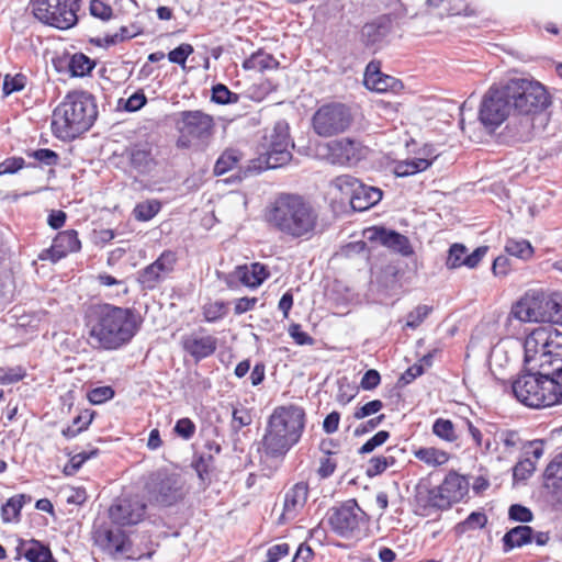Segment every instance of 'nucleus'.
<instances>
[{
	"instance_id": "f257e3e1",
	"label": "nucleus",
	"mask_w": 562,
	"mask_h": 562,
	"mask_svg": "<svg viewBox=\"0 0 562 562\" xmlns=\"http://www.w3.org/2000/svg\"><path fill=\"white\" fill-rule=\"evenodd\" d=\"M90 344L102 350H117L128 345L140 328L142 319L134 308L110 303L87 306L83 315Z\"/></svg>"
},
{
	"instance_id": "f03ea898",
	"label": "nucleus",
	"mask_w": 562,
	"mask_h": 562,
	"mask_svg": "<svg viewBox=\"0 0 562 562\" xmlns=\"http://www.w3.org/2000/svg\"><path fill=\"white\" fill-rule=\"evenodd\" d=\"M263 220L282 237L311 240L319 232L321 218L315 205L297 193H280L265 209Z\"/></svg>"
},
{
	"instance_id": "7ed1b4c3",
	"label": "nucleus",
	"mask_w": 562,
	"mask_h": 562,
	"mask_svg": "<svg viewBox=\"0 0 562 562\" xmlns=\"http://www.w3.org/2000/svg\"><path fill=\"white\" fill-rule=\"evenodd\" d=\"M306 412L296 404L278 405L267 419L259 451L267 459H283L304 434Z\"/></svg>"
},
{
	"instance_id": "20e7f679",
	"label": "nucleus",
	"mask_w": 562,
	"mask_h": 562,
	"mask_svg": "<svg viewBox=\"0 0 562 562\" xmlns=\"http://www.w3.org/2000/svg\"><path fill=\"white\" fill-rule=\"evenodd\" d=\"M547 88L535 79L514 78L490 87L481 105H550Z\"/></svg>"
},
{
	"instance_id": "39448f33",
	"label": "nucleus",
	"mask_w": 562,
	"mask_h": 562,
	"mask_svg": "<svg viewBox=\"0 0 562 562\" xmlns=\"http://www.w3.org/2000/svg\"><path fill=\"white\" fill-rule=\"evenodd\" d=\"M512 392L518 402L530 408L551 407L562 403L560 383L526 367L513 381Z\"/></svg>"
},
{
	"instance_id": "423d86ee",
	"label": "nucleus",
	"mask_w": 562,
	"mask_h": 562,
	"mask_svg": "<svg viewBox=\"0 0 562 562\" xmlns=\"http://www.w3.org/2000/svg\"><path fill=\"white\" fill-rule=\"evenodd\" d=\"M265 153L256 159L250 160L244 171L259 173L267 169H276L285 166L292 159L291 148L294 144L290 137L289 125L285 122H278L269 135L265 137Z\"/></svg>"
},
{
	"instance_id": "0eeeda50",
	"label": "nucleus",
	"mask_w": 562,
	"mask_h": 562,
	"mask_svg": "<svg viewBox=\"0 0 562 562\" xmlns=\"http://www.w3.org/2000/svg\"><path fill=\"white\" fill-rule=\"evenodd\" d=\"M558 307V293L530 289L512 306L510 314L524 323H547Z\"/></svg>"
},
{
	"instance_id": "6e6552de",
	"label": "nucleus",
	"mask_w": 562,
	"mask_h": 562,
	"mask_svg": "<svg viewBox=\"0 0 562 562\" xmlns=\"http://www.w3.org/2000/svg\"><path fill=\"white\" fill-rule=\"evenodd\" d=\"M155 146L151 142L140 139L126 145L121 151L114 150L110 162L124 172L135 171L138 175H148L157 166Z\"/></svg>"
},
{
	"instance_id": "1a4fd4ad",
	"label": "nucleus",
	"mask_w": 562,
	"mask_h": 562,
	"mask_svg": "<svg viewBox=\"0 0 562 562\" xmlns=\"http://www.w3.org/2000/svg\"><path fill=\"white\" fill-rule=\"evenodd\" d=\"M97 115V108H55L52 132L61 140H72L92 126Z\"/></svg>"
},
{
	"instance_id": "9d476101",
	"label": "nucleus",
	"mask_w": 562,
	"mask_h": 562,
	"mask_svg": "<svg viewBox=\"0 0 562 562\" xmlns=\"http://www.w3.org/2000/svg\"><path fill=\"white\" fill-rule=\"evenodd\" d=\"M469 488L468 476L457 470H450L439 485L428 490L427 505L439 510H447L460 503L468 495Z\"/></svg>"
},
{
	"instance_id": "9b49d317",
	"label": "nucleus",
	"mask_w": 562,
	"mask_h": 562,
	"mask_svg": "<svg viewBox=\"0 0 562 562\" xmlns=\"http://www.w3.org/2000/svg\"><path fill=\"white\" fill-rule=\"evenodd\" d=\"M31 8L40 22L56 29L68 30L78 21L77 0H32Z\"/></svg>"
},
{
	"instance_id": "f8f14e48",
	"label": "nucleus",
	"mask_w": 562,
	"mask_h": 562,
	"mask_svg": "<svg viewBox=\"0 0 562 562\" xmlns=\"http://www.w3.org/2000/svg\"><path fill=\"white\" fill-rule=\"evenodd\" d=\"M184 482L180 474L158 470L151 473L145 483L150 502L161 506H172L184 498Z\"/></svg>"
},
{
	"instance_id": "ddd939ff",
	"label": "nucleus",
	"mask_w": 562,
	"mask_h": 562,
	"mask_svg": "<svg viewBox=\"0 0 562 562\" xmlns=\"http://www.w3.org/2000/svg\"><path fill=\"white\" fill-rule=\"evenodd\" d=\"M369 517L358 505L355 498L344 502L337 507H333L327 516L330 529L340 537H349L361 525L368 522Z\"/></svg>"
},
{
	"instance_id": "4468645a",
	"label": "nucleus",
	"mask_w": 562,
	"mask_h": 562,
	"mask_svg": "<svg viewBox=\"0 0 562 562\" xmlns=\"http://www.w3.org/2000/svg\"><path fill=\"white\" fill-rule=\"evenodd\" d=\"M213 126L212 116L199 110L183 112L181 125L179 126L177 147L187 149L194 145L196 140L210 137Z\"/></svg>"
},
{
	"instance_id": "2eb2a0df",
	"label": "nucleus",
	"mask_w": 562,
	"mask_h": 562,
	"mask_svg": "<svg viewBox=\"0 0 562 562\" xmlns=\"http://www.w3.org/2000/svg\"><path fill=\"white\" fill-rule=\"evenodd\" d=\"M98 542L104 551L113 557H121L127 560H142L151 558L155 551L148 547L140 550L132 544L128 537L120 529H108L99 533Z\"/></svg>"
},
{
	"instance_id": "dca6fc26",
	"label": "nucleus",
	"mask_w": 562,
	"mask_h": 562,
	"mask_svg": "<svg viewBox=\"0 0 562 562\" xmlns=\"http://www.w3.org/2000/svg\"><path fill=\"white\" fill-rule=\"evenodd\" d=\"M351 122L349 108H318L312 120L315 133L324 137L345 132Z\"/></svg>"
},
{
	"instance_id": "f3484780",
	"label": "nucleus",
	"mask_w": 562,
	"mask_h": 562,
	"mask_svg": "<svg viewBox=\"0 0 562 562\" xmlns=\"http://www.w3.org/2000/svg\"><path fill=\"white\" fill-rule=\"evenodd\" d=\"M322 156L335 165H355L366 158L368 148L359 140L341 138L323 146Z\"/></svg>"
},
{
	"instance_id": "a211bd4d",
	"label": "nucleus",
	"mask_w": 562,
	"mask_h": 562,
	"mask_svg": "<svg viewBox=\"0 0 562 562\" xmlns=\"http://www.w3.org/2000/svg\"><path fill=\"white\" fill-rule=\"evenodd\" d=\"M336 184L339 189L349 188L351 190L350 205L358 212L367 211L376 205L383 195L381 189L366 186L348 175L337 177Z\"/></svg>"
},
{
	"instance_id": "6ab92c4d",
	"label": "nucleus",
	"mask_w": 562,
	"mask_h": 562,
	"mask_svg": "<svg viewBox=\"0 0 562 562\" xmlns=\"http://www.w3.org/2000/svg\"><path fill=\"white\" fill-rule=\"evenodd\" d=\"M177 254L172 250H164L160 256L150 265L146 266L138 273V283L144 290H154L158 284L175 270Z\"/></svg>"
},
{
	"instance_id": "aec40b11",
	"label": "nucleus",
	"mask_w": 562,
	"mask_h": 562,
	"mask_svg": "<svg viewBox=\"0 0 562 562\" xmlns=\"http://www.w3.org/2000/svg\"><path fill=\"white\" fill-rule=\"evenodd\" d=\"M81 250V240L76 229H66L58 232L53 238L52 245L43 249L37 258L41 261H49L57 263L70 254H76Z\"/></svg>"
},
{
	"instance_id": "412c9836",
	"label": "nucleus",
	"mask_w": 562,
	"mask_h": 562,
	"mask_svg": "<svg viewBox=\"0 0 562 562\" xmlns=\"http://www.w3.org/2000/svg\"><path fill=\"white\" fill-rule=\"evenodd\" d=\"M180 344L182 350L195 362L213 356L217 349V338L202 327L182 336Z\"/></svg>"
},
{
	"instance_id": "4be33fe9",
	"label": "nucleus",
	"mask_w": 562,
	"mask_h": 562,
	"mask_svg": "<svg viewBox=\"0 0 562 562\" xmlns=\"http://www.w3.org/2000/svg\"><path fill=\"white\" fill-rule=\"evenodd\" d=\"M364 235L370 243H379L403 257H411L415 252L408 237L396 231L383 226H371L364 231Z\"/></svg>"
},
{
	"instance_id": "5701e85b",
	"label": "nucleus",
	"mask_w": 562,
	"mask_h": 562,
	"mask_svg": "<svg viewBox=\"0 0 562 562\" xmlns=\"http://www.w3.org/2000/svg\"><path fill=\"white\" fill-rule=\"evenodd\" d=\"M146 515V505L138 499L122 498L109 509L111 520L119 526H134Z\"/></svg>"
},
{
	"instance_id": "b1692460",
	"label": "nucleus",
	"mask_w": 562,
	"mask_h": 562,
	"mask_svg": "<svg viewBox=\"0 0 562 562\" xmlns=\"http://www.w3.org/2000/svg\"><path fill=\"white\" fill-rule=\"evenodd\" d=\"M310 493L307 482H297L292 485L284 494L283 510L280 520L288 521L296 517V515L305 506Z\"/></svg>"
},
{
	"instance_id": "393cba45",
	"label": "nucleus",
	"mask_w": 562,
	"mask_h": 562,
	"mask_svg": "<svg viewBox=\"0 0 562 562\" xmlns=\"http://www.w3.org/2000/svg\"><path fill=\"white\" fill-rule=\"evenodd\" d=\"M363 83L369 90L375 92H397L403 89V83L400 80L381 72L379 61H371L368 64Z\"/></svg>"
},
{
	"instance_id": "a878e982",
	"label": "nucleus",
	"mask_w": 562,
	"mask_h": 562,
	"mask_svg": "<svg viewBox=\"0 0 562 562\" xmlns=\"http://www.w3.org/2000/svg\"><path fill=\"white\" fill-rule=\"evenodd\" d=\"M231 277L236 278L241 285L254 290L270 278V270L261 262L244 263L236 266Z\"/></svg>"
},
{
	"instance_id": "bb28decb",
	"label": "nucleus",
	"mask_w": 562,
	"mask_h": 562,
	"mask_svg": "<svg viewBox=\"0 0 562 562\" xmlns=\"http://www.w3.org/2000/svg\"><path fill=\"white\" fill-rule=\"evenodd\" d=\"M552 335V327L535 328L524 342L525 366L528 367L538 356L547 351L548 341Z\"/></svg>"
},
{
	"instance_id": "cd10ccee",
	"label": "nucleus",
	"mask_w": 562,
	"mask_h": 562,
	"mask_svg": "<svg viewBox=\"0 0 562 562\" xmlns=\"http://www.w3.org/2000/svg\"><path fill=\"white\" fill-rule=\"evenodd\" d=\"M413 457L429 469L446 467L452 459V454L437 446H419L412 450Z\"/></svg>"
},
{
	"instance_id": "c85d7f7f",
	"label": "nucleus",
	"mask_w": 562,
	"mask_h": 562,
	"mask_svg": "<svg viewBox=\"0 0 562 562\" xmlns=\"http://www.w3.org/2000/svg\"><path fill=\"white\" fill-rule=\"evenodd\" d=\"M339 442L333 438L323 439L319 442L322 457L318 459L316 474L321 480L330 477L337 470V459Z\"/></svg>"
},
{
	"instance_id": "c756f323",
	"label": "nucleus",
	"mask_w": 562,
	"mask_h": 562,
	"mask_svg": "<svg viewBox=\"0 0 562 562\" xmlns=\"http://www.w3.org/2000/svg\"><path fill=\"white\" fill-rule=\"evenodd\" d=\"M526 368L528 370L541 372L543 375L548 378H553V380L560 382V379L562 376V357L546 351L542 352L541 356H538Z\"/></svg>"
},
{
	"instance_id": "7c9ffc66",
	"label": "nucleus",
	"mask_w": 562,
	"mask_h": 562,
	"mask_svg": "<svg viewBox=\"0 0 562 562\" xmlns=\"http://www.w3.org/2000/svg\"><path fill=\"white\" fill-rule=\"evenodd\" d=\"M533 540V529L527 525H520L509 529L503 537V551L505 553L515 548H521Z\"/></svg>"
},
{
	"instance_id": "2f4dec72",
	"label": "nucleus",
	"mask_w": 562,
	"mask_h": 562,
	"mask_svg": "<svg viewBox=\"0 0 562 562\" xmlns=\"http://www.w3.org/2000/svg\"><path fill=\"white\" fill-rule=\"evenodd\" d=\"M18 551L29 562H50L53 560L50 549L37 540L21 541Z\"/></svg>"
},
{
	"instance_id": "473e14b6",
	"label": "nucleus",
	"mask_w": 562,
	"mask_h": 562,
	"mask_svg": "<svg viewBox=\"0 0 562 562\" xmlns=\"http://www.w3.org/2000/svg\"><path fill=\"white\" fill-rule=\"evenodd\" d=\"M508 108H480L477 120L487 134H492L508 117Z\"/></svg>"
},
{
	"instance_id": "72a5a7b5",
	"label": "nucleus",
	"mask_w": 562,
	"mask_h": 562,
	"mask_svg": "<svg viewBox=\"0 0 562 562\" xmlns=\"http://www.w3.org/2000/svg\"><path fill=\"white\" fill-rule=\"evenodd\" d=\"M24 494L11 496L0 508V516L3 524H18L21 520V512L26 501Z\"/></svg>"
},
{
	"instance_id": "f704fd0d",
	"label": "nucleus",
	"mask_w": 562,
	"mask_h": 562,
	"mask_svg": "<svg viewBox=\"0 0 562 562\" xmlns=\"http://www.w3.org/2000/svg\"><path fill=\"white\" fill-rule=\"evenodd\" d=\"M243 158L244 155L240 150L235 148L225 149L215 161L213 173L215 176H223L232 171L238 166Z\"/></svg>"
},
{
	"instance_id": "c9c22d12",
	"label": "nucleus",
	"mask_w": 562,
	"mask_h": 562,
	"mask_svg": "<svg viewBox=\"0 0 562 562\" xmlns=\"http://www.w3.org/2000/svg\"><path fill=\"white\" fill-rule=\"evenodd\" d=\"M95 413L90 409L81 411L71 422L70 425L61 430L63 437L67 440L74 439L81 432L87 430L93 422Z\"/></svg>"
},
{
	"instance_id": "e433bc0d",
	"label": "nucleus",
	"mask_w": 562,
	"mask_h": 562,
	"mask_svg": "<svg viewBox=\"0 0 562 562\" xmlns=\"http://www.w3.org/2000/svg\"><path fill=\"white\" fill-rule=\"evenodd\" d=\"M544 475L552 494L562 499V456H558L548 464Z\"/></svg>"
},
{
	"instance_id": "4c0bfd02",
	"label": "nucleus",
	"mask_w": 562,
	"mask_h": 562,
	"mask_svg": "<svg viewBox=\"0 0 562 562\" xmlns=\"http://www.w3.org/2000/svg\"><path fill=\"white\" fill-rule=\"evenodd\" d=\"M278 67L279 61L272 55L262 50L254 53L243 63V68L246 70L265 71L277 69Z\"/></svg>"
},
{
	"instance_id": "58836bf2",
	"label": "nucleus",
	"mask_w": 562,
	"mask_h": 562,
	"mask_svg": "<svg viewBox=\"0 0 562 562\" xmlns=\"http://www.w3.org/2000/svg\"><path fill=\"white\" fill-rule=\"evenodd\" d=\"M505 251L507 255L521 259L530 260L535 255V248L529 240L520 238H507L505 243Z\"/></svg>"
},
{
	"instance_id": "ea45409f",
	"label": "nucleus",
	"mask_w": 562,
	"mask_h": 562,
	"mask_svg": "<svg viewBox=\"0 0 562 562\" xmlns=\"http://www.w3.org/2000/svg\"><path fill=\"white\" fill-rule=\"evenodd\" d=\"M431 432L438 439L448 443H453L459 439V435L453 422L442 417L435 419L431 426Z\"/></svg>"
},
{
	"instance_id": "a19ab883",
	"label": "nucleus",
	"mask_w": 562,
	"mask_h": 562,
	"mask_svg": "<svg viewBox=\"0 0 562 562\" xmlns=\"http://www.w3.org/2000/svg\"><path fill=\"white\" fill-rule=\"evenodd\" d=\"M161 207L162 203L158 199H148L137 203L132 213L137 222H148L160 212Z\"/></svg>"
},
{
	"instance_id": "79ce46f5",
	"label": "nucleus",
	"mask_w": 562,
	"mask_h": 562,
	"mask_svg": "<svg viewBox=\"0 0 562 562\" xmlns=\"http://www.w3.org/2000/svg\"><path fill=\"white\" fill-rule=\"evenodd\" d=\"M429 167L430 160L427 158L407 159L395 164L394 173L397 177H408L425 171Z\"/></svg>"
},
{
	"instance_id": "37998d69",
	"label": "nucleus",
	"mask_w": 562,
	"mask_h": 562,
	"mask_svg": "<svg viewBox=\"0 0 562 562\" xmlns=\"http://www.w3.org/2000/svg\"><path fill=\"white\" fill-rule=\"evenodd\" d=\"M227 313L228 303L224 301H210L202 306V315L207 323H216L223 319Z\"/></svg>"
},
{
	"instance_id": "c03bdc74",
	"label": "nucleus",
	"mask_w": 562,
	"mask_h": 562,
	"mask_svg": "<svg viewBox=\"0 0 562 562\" xmlns=\"http://www.w3.org/2000/svg\"><path fill=\"white\" fill-rule=\"evenodd\" d=\"M467 429L469 436L473 441V446L476 450H479L482 454H491L496 451V448H493L490 439H483L482 430L475 426L472 420L465 419Z\"/></svg>"
},
{
	"instance_id": "a18cd8bd",
	"label": "nucleus",
	"mask_w": 562,
	"mask_h": 562,
	"mask_svg": "<svg viewBox=\"0 0 562 562\" xmlns=\"http://www.w3.org/2000/svg\"><path fill=\"white\" fill-rule=\"evenodd\" d=\"M99 453L100 450L93 448L90 451H82L70 457L69 461L64 467V474L68 476L75 475L88 460L97 458Z\"/></svg>"
},
{
	"instance_id": "49530a36",
	"label": "nucleus",
	"mask_w": 562,
	"mask_h": 562,
	"mask_svg": "<svg viewBox=\"0 0 562 562\" xmlns=\"http://www.w3.org/2000/svg\"><path fill=\"white\" fill-rule=\"evenodd\" d=\"M93 67L94 63L82 53L75 54L68 64L72 77H83L88 75Z\"/></svg>"
},
{
	"instance_id": "de8ad7c7",
	"label": "nucleus",
	"mask_w": 562,
	"mask_h": 562,
	"mask_svg": "<svg viewBox=\"0 0 562 562\" xmlns=\"http://www.w3.org/2000/svg\"><path fill=\"white\" fill-rule=\"evenodd\" d=\"M487 521L485 513L473 512L463 521L457 524L456 532L462 535L469 530L482 529L487 525Z\"/></svg>"
},
{
	"instance_id": "09e8293b",
	"label": "nucleus",
	"mask_w": 562,
	"mask_h": 562,
	"mask_svg": "<svg viewBox=\"0 0 562 562\" xmlns=\"http://www.w3.org/2000/svg\"><path fill=\"white\" fill-rule=\"evenodd\" d=\"M396 459L393 456H376L372 457L367 465L366 474L369 477H374L382 474L387 468L393 467Z\"/></svg>"
},
{
	"instance_id": "8fccbe9b",
	"label": "nucleus",
	"mask_w": 562,
	"mask_h": 562,
	"mask_svg": "<svg viewBox=\"0 0 562 562\" xmlns=\"http://www.w3.org/2000/svg\"><path fill=\"white\" fill-rule=\"evenodd\" d=\"M498 439L505 453H513L522 445L519 431L514 429L501 430L498 432Z\"/></svg>"
},
{
	"instance_id": "3c124183",
	"label": "nucleus",
	"mask_w": 562,
	"mask_h": 562,
	"mask_svg": "<svg viewBox=\"0 0 562 562\" xmlns=\"http://www.w3.org/2000/svg\"><path fill=\"white\" fill-rule=\"evenodd\" d=\"M430 305H418L407 314L405 328L416 329L432 313Z\"/></svg>"
},
{
	"instance_id": "603ef678",
	"label": "nucleus",
	"mask_w": 562,
	"mask_h": 562,
	"mask_svg": "<svg viewBox=\"0 0 562 562\" xmlns=\"http://www.w3.org/2000/svg\"><path fill=\"white\" fill-rule=\"evenodd\" d=\"M467 257V247L463 244L454 243L448 250L446 267L448 269H458L464 266L463 260Z\"/></svg>"
},
{
	"instance_id": "864d4df0",
	"label": "nucleus",
	"mask_w": 562,
	"mask_h": 562,
	"mask_svg": "<svg viewBox=\"0 0 562 562\" xmlns=\"http://www.w3.org/2000/svg\"><path fill=\"white\" fill-rule=\"evenodd\" d=\"M211 101L217 104H229L239 102V95L229 91L228 88L222 83L213 86Z\"/></svg>"
},
{
	"instance_id": "5fc2aeb1",
	"label": "nucleus",
	"mask_w": 562,
	"mask_h": 562,
	"mask_svg": "<svg viewBox=\"0 0 562 562\" xmlns=\"http://www.w3.org/2000/svg\"><path fill=\"white\" fill-rule=\"evenodd\" d=\"M65 105H95V99L88 91L75 90L67 94Z\"/></svg>"
},
{
	"instance_id": "6e6d98bb",
	"label": "nucleus",
	"mask_w": 562,
	"mask_h": 562,
	"mask_svg": "<svg viewBox=\"0 0 562 562\" xmlns=\"http://www.w3.org/2000/svg\"><path fill=\"white\" fill-rule=\"evenodd\" d=\"M535 470V461H531V458H522L513 468V476L515 480H527Z\"/></svg>"
},
{
	"instance_id": "4d7b16f0",
	"label": "nucleus",
	"mask_w": 562,
	"mask_h": 562,
	"mask_svg": "<svg viewBox=\"0 0 562 562\" xmlns=\"http://www.w3.org/2000/svg\"><path fill=\"white\" fill-rule=\"evenodd\" d=\"M213 456L210 453H201L193 462V468L201 480H205L213 467Z\"/></svg>"
},
{
	"instance_id": "13d9d810",
	"label": "nucleus",
	"mask_w": 562,
	"mask_h": 562,
	"mask_svg": "<svg viewBox=\"0 0 562 562\" xmlns=\"http://www.w3.org/2000/svg\"><path fill=\"white\" fill-rule=\"evenodd\" d=\"M114 395L115 392L111 386H98L89 391L87 396L90 403L99 405L110 401Z\"/></svg>"
},
{
	"instance_id": "bf43d9fd",
	"label": "nucleus",
	"mask_w": 562,
	"mask_h": 562,
	"mask_svg": "<svg viewBox=\"0 0 562 562\" xmlns=\"http://www.w3.org/2000/svg\"><path fill=\"white\" fill-rule=\"evenodd\" d=\"M89 11L92 16L102 21H109L113 16V9L101 0H91Z\"/></svg>"
},
{
	"instance_id": "052dcab7",
	"label": "nucleus",
	"mask_w": 562,
	"mask_h": 562,
	"mask_svg": "<svg viewBox=\"0 0 562 562\" xmlns=\"http://www.w3.org/2000/svg\"><path fill=\"white\" fill-rule=\"evenodd\" d=\"M252 423V415L246 407L234 408L232 426L235 430H240Z\"/></svg>"
},
{
	"instance_id": "680f3d73",
	"label": "nucleus",
	"mask_w": 562,
	"mask_h": 562,
	"mask_svg": "<svg viewBox=\"0 0 562 562\" xmlns=\"http://www.w3.org/2000/svg\"><path fill=\"white\" fill-rule=\"evenodd\" d=\"M383 408V402L380 400H373L359 406L353 412V418L357 420L363 419L370 415L379 413Z\"/></svg>"
},
{
	"instance_id": "e2e57ef3",
	"label": "nucleus",
	"mask_w": 562,
	"mask_h": 562,
	"mask_svg": "<svg viewBox=\"0 0 562 562\" xmlns=\"http://www.w3.org/2000/svg\"><path fill=\"white\" fill-rule=\"evenodd\" d=\"M390 438V432L386 430H380L374 436H372L369 440H367L361 448L359 449V453L366 454L372 452L375 448L382 446Z\"/></svg>"
},
{
	"instance_id": "0e129e2a",
	"label": "nucleus",
	"mask_w": 562,
	"mask_h": 562,
	"mask_svg": "<svg viewBox=\"0 0 562 562\" xmlns=\"http://www.w3.org/2000/svg\"><path fill=\"white\" fill-rule=\"evenodd\" d=\"M25 160L23 157H8L0 162V176L13 175L23 169Z\"/></svg>"
},
{
	"instance_id": "69168bd1",
	"label": "nucleus",
	"mask_w": 562,
	"mask_h": 562,
	"mask_svg": "<svg viewBox=\"0 0 562 562\" xmlns=\"http://www.w3.org/2000/svg\"><path fill=\"white\" fill-rule=\"evenodd\" d=\"M521 448L524 451V458H531V461H535V465L544 453L542 440L528 441L526 445L521 446Z\"/></svg>"
},
{
	"instance_id": "338daca9",
	"label": "nucleus",
	"mask_w": 562,
	"mask_h": 562,
	"mask_svg": "<svg viewBox=\"0 0 562 562\" xmlns=\"http://www.w3.org/2000/svg\"><path fill=\"white\" fill-rule=\"evenodd\" d=\"M25 376V370L22 367L0 369V384H13Z\"/></svg>"
},
{
	"instance_id": "774afa93",
	"label": "nucleus",
	"mask_w": 562,
	"mask_h": 562,
	"mask_svg": "<svg viewBox=\"0 0 562 562\" xmlns=\"http://www.w3.org/2000/svg\"><path fill=\"white\" fill-rule=\"evenodd\" d=\"M193 53V47L190 44L183 43L179 45L177 48L172 49L168 54V58L171 63L178 65H184L187 58Z\"/></svg>"
}]
</instances>
